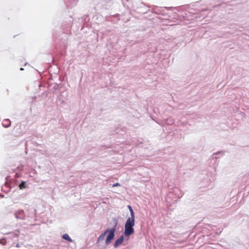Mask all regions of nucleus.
Segmentation results:
<instances>
[{"label": "nucleus", "instance_id": "nucleus-1", "mask_svg": "<svg viewBox=\"0 0 249 249\" xmlns=\"http://www.w3.org/2000/svg\"><path fill=\"white\" fill-rule=\"evenodd\" d=\"M135 218H128L124 225V234L129 237L134 233Z\"/></svg>", "mask_w": 249, "mask_h": 249}, {"label": "nucleus", "instance_id": "nucleus-2", "mask_svg": "<svg viewBox=\"0 0 249 249\" xmlns=\"http://www.w3.org/2000/svg\"><path fill=\"white\" fill-rule=\"evenodd\" d=\"M115 231V229L112 228L111 229H107L103 233H102L98 238V241H102L104 239L105 236L107 234H108V235L107 237L106 240V243L107 245H108L111 241L113 239L114 237V233Z\"/></svg>", "mask_w": 249, "mask_h": 249}, {"label": "nucleus", "instance_id": "nucleus-3", "mask_svg": "<svg viewBox=\"0 0 249 249\" xmlns=\"http://www.w3.org/2000/svg\"><path fill=\"white\" fill-rule=\"evenodd\" d=\"M187 9H188V13H189V14H194L193 15H190L191 17H193V18H197V17L196 16H195L196 15V13H199V12H204V11H205L207 10L206 9H203V8H201V9H195L194 10V11H195V13H193V12L191 11V10H192L191 8V7H190V5H188V8H187Z\"/></svg>", "mask_w": 249, "mask_h": 249}, {"label": "nucleus", "instance_id": "nucleus-4", "mask_svg": "<svg viewBox=\"0 0 249 249\" xmlns=\"http://www.w3.org/2000/svg\"><path fill=\"white\" fill-rule=\"evenodd\" d=\"M124 240V236L122 235V236H120L115 241V243L114 244V247L115 248H117L118 246L121 245L123 243Z\"/></svg>", "mask_w": 249, "mask_h": 249}, {"label": "nucleus", "instance_id": "nucleus-5", "mask_svg": "<svg viewBox=\"0 0 249 249\" xmlns=\"http://www.w3.org/2000/svg\"><path fill=\"white\" fill-rule=\"evenodd\" d=\"M128 208L129 210V211L130 212V215H131V217H130L129 218H135V213H134V212L132 207H131V206L128 205Z\"/></svg>", "mask_w": 249, "mask_h": 249}, {"label": "nucleus", "instance_id": "nucleus-6", "mask_svg": "<svg viewBox=\"0 0 249 249\" xmlns=\"http://www.w3.org/2000/svg\"><path fill=\"white\" fill-rule=\"evenodd\" d=\"M2 125L5 127H7L10 125V122L8 120H6L2 123Z\"/></svg>", "mask_w": 249, "mask_h": 249}, {"label": "nucleus", "instance_id": "nucleus-7", "mask_svg": "<svg viewBox=\"0 0 249 249\" xmlns=\"http://www.w3.org/2000/svg\"><path fill=\"white\" fill-rule=\"evenodd\" d=\"M62 237L63 239L69 241V242H72V240L71 239L70 237V236H69V235L68 234H64L63 236H62Z\"/></svg>", "mask_w": 249, "mask_h": 249}, {"label": "nucleus", "instance_id": "nucleus-8", "mask_svg": "<svg viewBox=\"0 0 249 249\" xmlns=\"http://www.w3.org/2000/svg\"><path fill=\"white\" fill-rule=\"evenodd\" d=\"M19 187L20 189H23L26 188L25 182L22 181L19 185Z\"/></svg>", "mask_w": 249, "mask_h": 249}, {"label": "nucleus", "instance_id": "nucleus-9", "mask_svg": "<svg viewBox=\"0 0 249 249\" xmlns=\"http://www.w3.org/2000/svg\"><path fill=\"white\" fill-rule=\"evenodd\" d=\"M120 186V184L119 183H116L112 185V187H114Z\"/></svg>", "mask_w": 249, "mask_h": 249}, {"label": "nucleus", "instance_id": "nucleus-10", "mask_svg": "<svg viewBox=\"0 0 249 249\" xmlns=\"http://www.w3.org/2000/svg\"><path fill=\"white\" fill-rule=\"evenodd\" d=\"M198 4H199L198 2H196L195 5H196V6L197 5H198Z\"/></svg>", "mask_w": 249, "mask_h": 249}, {"label": "nucleus", "instance_id": "nucleus-11", "mask_svg": "<svg viewBox=\"0 0 249 249\" xmlns=\"http://www.w3.org/2000/svg\"><path fill=\"white\" fill-rule=\"evenodd\" d=\"M23 70V68H20V70H21V71H22V70Z\"/></svg>", "mask_w": 249, "mask_h": 249}]
</instances>
